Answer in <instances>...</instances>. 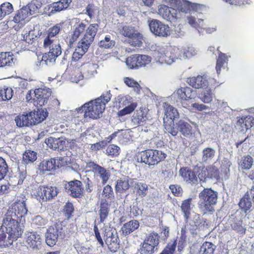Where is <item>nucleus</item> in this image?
Wrapping results in <instances>:
<instances>
[{
	"label": "nucleus",
	"mask_w": 254,
	"mask_h": 254,
	"mask_svg": "<svg viewBox=\"0 0 254 254\" xmlns=\"http://www.w3.org/2000/svg\"><path fill=\"white\" fill-rule=\"evenodd\" d=\"M110 91H107L95 100L84 104L74 112V115L82 123L87 119H96L102 117L105 106L111 98Z\"/></svg>",
	"instance_id": "f257e3e1"
},
{
	"label": "nucleus",
	"mask_w": 254,
	"mask_h": 254,
	"mask_svg": "<svg viewBox=\"0 0 254 254\" xmlns=\"http://www.w3.org/2000/svg\"><path fill=\"white\" fill-rule=\"evenodd\" d=\"M98 28L99 26L96 23L89 25L72 54V59L73 61H78L87 51L94 41Z\"/></svg>",
	"instance_id": "f03ea898"
},
{
	"label": "nucleus",
	"mask_w": 254,
	"mask_h": 254,
	"mask_svg": "<svg viewBox=\"0 0 254 254\" xmlns=\"http://www.w3.org/2000/svg\"><path fill=\"white\" fill-rule=\"evenodd\" d=\"M198 208L204 214H210L214 211L217 203V193L209 189H204L199 194Z\"/></svg>",
	"instance_id": "7ed1b4c3"
},
{
	"label": "nucleus",
	"mask_w": 254,
	"mask_h": 254,
	"mask_svg": "<svg viewBox=\"0 0 254 254\" xmlns=\"http://www.w3.org/2000/svg\"><path fill=\"white\" fill-rule=\"evenodd\" d=\"M120 34L129 38V44L134 47H140L143 40L142 35L134 27L127 24L123 23L119 28Z\"/></svg>",
	"instance_id": "20e7f679"
},
{
	"label": "nucleus",
	"mask_w": 254,
	"mask_h": 254,
	"mask_svg": "<svg viewBox=\"0 0 254 254\" xmlns=\"http://www.w3.org/2000/svg\"><path fill=\"white\" fill-rule=\"evenodd\" d=\"M175 51V50L171 47H158L154 54L156 64H173L177 59L174 54Z\"/></svg>",
	"instance_id": "39448f33"
},
{
	"label": "nucleus",
	"mask_w": 254,
	"mask_h": 254,
	"mask_svg": "<svg viewBox=\"0 0 254 254\" xmlns=\"http://www.w3.org/2000/svg\"><path fill=\"white\" fill-rule=\"evenodd\" d=\"M165 157V153L157 150L149 149L141 153V162L149 166L157 164Z\"/></svg>",
	"instance_id": "423d86ee"
},
{
	"label": "nucleus",
	"mask_w": 254,
	"mask_h": 254,
	"mask_svg": "<svg viewBox=\"0 0 254 254\" xmlns=\"http://www.w3.org/2000/svg\"><path fill=\"white\" fill-rule=\"evenodd\" d=\"M148 22L149 29L154 35L167 37L171 35V30L168 25L157 19H152Z\"/></svg>",
	"instance_id": "0eeeda50"
},
{
	"label": "nucleus",
	"mask_w": 254,
	"mask_h": 254,
	"mask_svg": "<svg viewBox=\"0 0 254 254\" xmlns=\"http://www.w3.org/2000/svg\"><path fill=\"white\" fill-rule=\"evenodd\" d=\"M173 95L174 97L178 98L184 107L189 108L190 105L187 102L196 97V92L190 87H185L178 89Z\"/></svg>",
	"instance_id": "6e6552de"
},
{
	"label": "nucleus",
	"mask_w": 254,
	"mask_h": 254,
	"mask_svg": "<svg viewBox=\"0 0 254 254\" xmlns=\"http://www.w3.org/2000/svg\"><path fill=\"white\" fill-rule=\"evenodd\" d=\"M33 94H34V104L42 107L47 103L51 95V90L48 88H38L33 91Z\"/></svg>",
	"instance_id": "1a4fd4ad"
},
{
	"label": "nucleus",
	"mask_w": 254,
	"mask_h": 254,
	"mask_svg": "<svg viewBox=\"0 0 254 254\" xmlns=\"http://www.w3.org/2000/svg\"><path fill=\"white\" fill-rule=\"evenodd\" d=\"M72 0H60L45 7V12L49 16H52L57 12L67 9Z\"/></svg>",
	"instance_id": "9d476101"
},
{
	"label": "nucleus",
	"mask_w": 254,
	"mask_h": 254,
	"mask_svg": "<svg viewBox=\"0 0 254 254\" xmlns=\"http://www.w3.org/2000/svg\"><path fill=\"white\" fill-rule=\"evenodd\" d=\"M65 162V161L63 158H52L50 160L42 161L40 164L39 168L43 172L50 171L64 166Z\"/></svg>",
	"instance_id": "9b49d317"
},
{
	"label": "nucleus",
	"mask_w": 254,
	"mask_h": 254,
	"mask_svg": "<svg viewBox=\"0 0 254 254\" xmlns=\"http://www.w3.org/2000/svg\"><path fill=\"white\" fill-rule=\"evenodd\" d=\"M158 14L164 19L170 22L174 21L180 17V12L178 13L177 10L173 8L165 5H160L158 6Z\"/></svg>",
	"instance_id": "f8f14e48"
},
{
	"label": "nucleus",
	"mask_w": 254,
	"mask_h": 254,
	"mask_svg": "<svg viewBox=\"0 0 254 254\" xmlns=\"http://www.w3.org/2000/svg\"><path fill=\"white\" fill-rule=\"evenodd\" d=\"M58 193L57 188L53 186H40L37 191L38 196L43 200H51L55 198Z\"/></svg>",
	"instance_id": "ddd939ff"
},
{
	"label": "nucleus",
	"mask_w": 254,
	"mask_h": 254,
	"mask_svg": "<svg viewBox=\"0 0 254 254\" xmlns=\"http://www.w3.org/2000/svg\"><path fill=\"white\" fill-rule=\"evenodd\" d=\"M213 82V79H208L206 76L198 75L190 78L188 83L193 87L199 89L212 85Z\"/></svg>",
	"instance_id": "4468645a"
},
{
	"label": "nucleus",
	"mask_w": 254,
	"mask_h": 254,
	"mask_svg": "<svg viewBox=\"0 0 254 254\" xmlns=\"http://www.w3.org/2000/svg\"><path fill=\"white\" fill-rule=\"evenodd\" d=\"M106 233L105 242L108 245L110 251L116 252L119 248V240L117 231L114 230H109Z\"/></svg>",
	"instance_id": "2eb2a0df"
},
{
	"label": "nucleus",
	"mask_w": 254,
	"mask_h": 254,
	"mask_svg": "<svg viewBox=\"0 0 254 254\" xmlns=\"http://www.w3.org/2000/svg\"><path fill=\"white\" fill-rule=\"evenodd\" d=\"M65 188L67 192L74 197H80L83 192L82 183L77 180L68 182L65 185Z\"/></svg>",
	"instance_id": "dca6fc26"
},
{
	"label": "nucleus",
	"mask_w": 254,
	"mask_h": 254,
	"mask_svg": "<svg viewBox=\"0 0 254 254\" xmlns=\"http://www.w3.org/2000/svg\"><path fill=\"white\" fill-rule=\"evenodd\" d=\"M60 233V228L58 226H50L45 234L46 244L50 247L55 246Z\"/></svg>",
	"instance_id": "f3484780"
},
{
	"label": "nucleus",
	"mask_w": 254,
	"mask_h": 254,
	"mask_svg": "<svg viewBox=\"0 0 254 254\" xmlns=\"http://www.w3.org/2000/svg\"><path fill=\"white\" fill-rule=\"evenodd\" d=\"M25 244L33 250H38L41 245V237L36 232H27L26 234Z\"/></svg>",
	"instance_id": "a211bd4d"
},
{
	"label": "nucleus",
	"mask_w": 254,
	"mask_h": 254,
	"mask_svg": "<svg viewBox=\"0 0 254 254\" xmlns=\"http://www.w3.org/2000/svg\"><path fill=\"white\" fill-rule=\"evenodd\" d=\"M29 15L28 10L27 8H21L18 10L13 17L12 21L17 23L18 25H14L13 27L16 30L19 29L25 23V20Z\"/></svg>",
	"instance_id": "6ab92c4d"
},
{
	"label": "nucleus",
	"mask_w": 254,
	"mask_h": 254,
	"mask_svg": "<svg viewBox=\"0 0 254 254\" xmlns=\"http://www.w3.org/2000/svg\"><path fill=\"white\" fill-rule=\"evenodd\" d=\"M164 121L170 122L173 123L175 119L179 117V114L177 110L168 103L164 104Z\"/></svg>",
	"instance_id": "aec40b11"
},
{
	"label": "nucleus",
	"mask_w": 254,
	"mask_h": 254,
	"mask_svg": "<svg viewBox=\"0 0 254 254\" xmlns=\"http://www.w3.org/2000/svg\"><path fill=\"white\" fill-rule=\"evenodd\" d=\"M16 213L14 214L12 209H8L3 218L2 227L5 228L6 231L14 227L17 223L16 220Z\"/></svg>",
	"instance_id": "412c9836"
},
{
	"label": "nucleus",
	"mask_w": 254,
	"mask_h": 254,
	"mask_svg": "<svg viewBox=\"0 0 254 254\" xmlns=\"http://www.w3.org/2000/svg\"><path fill=\"white\" fill-rule=\"evenodd\" d=\"M179 10L186 14L200 12L201 6L196 3H192L188 1H183L179 6Z\"/></svg>",
	"instance_id": "4be33fe9"
},
{
	"label": "nucleus",
	"mask_w": 254,
	"mask_h": 254,
	"mask_svg": "<svg viewBox=\"0 0 254 254\" xmlns=\"http://www.w3.org/2000/svg\"><path fill=\"white\" fill-rule=\"evenodd\" d=\"M16 58L11 52H2L0 54V67L13 66Z\"/></svg>",
	"instance_id": "5701e85b"
},
{
	"label": "nucleus",
	"mask_w": 254,
	"mask_h": 254,
	"mask_svg": "<svg viewBox=\"0 0 254 254\" xmlns=\"http://www.w3.org/2000/svg\"><path fill=\"white\" fill-rule=\"evenodd\" d=\"M48 116V112L44 109H38L30 112V117L32 125L39 124L44 121Z\"/></svg>",
	"instance_id": "b1692460"
},
{
	"label": "nucleus",
	"mask_w": 254,
	"mask_h": 254,
	"mask_svg": "<svg viewBox=\"0 0 254 254\" xmlns=\"http://www.w3.org/2000/svg\"><path fill=\"white\" fill-rule=\"evenodd\" d=\"M89 167H91L95 172L100 177L103 184L107 183L111 175L109 170H106L103 167L94 163H91L89 165Z\"/></svg>",
	"instance_id": "393cba45"
},
{
	"label": "nucleus",
	"mask_w": 254,
	"mask_h": 254,
	"mask_svg": "<svg viewBox=\"0 0 254 254\" xmlns=\"http://www.w3.org/2000/svg\"><path fill=\"white\" fill-rule=\"evenodd\" d=\"M61 49L49 50V52L43 56L42 61L48 66L52 65L55 64L57 58L61 55Z\"/></svg>",
	"instance_id": "a878e982"
},
{
	"label": "nucleus",
	"mask_w": 254,
	"mask_h": 254,
	"mask_svg": "<svg viewBox=\"0 0 254 254\" xmlns=\"http://www.w3.org/2000/svg\"><path fill=\"white\" fill-rule=\"evenodd\" d=\"M135 180L128 177H124L118 180L115 187L116 191H122L128 189L130 185H133Z\"/></svg>",
	"instance_id": "bb28decb"
},
{
	"label": "nucleus",
	"mask_w": 254,
	"mask_h": 254,
	"mask_svg": "<svg viewBox=\"0 0 254 254\" xmlns=\"http://www.w3.org/2000/svg\"><path fill=\"white\" fill-rule=\"evenodd\" d=\"M8 209H12L14 213H16V217H22L25 215L28 211L26 207L24 200H18L16 201L12 208Z\"/></svg>",
	"instance_id": "cd10ccee"
},
{
	"label": "nucleus",
	"mask_w": 254,
	"mask_h": 254,
	"mask_svg": "<svg viewBox=\"0 0 254 254\" xmlns=\"http://www.w3.org/2000/svg\"><path fill=\"white\" fill-rule=\"evenodd\" d=\"M180 175L187 183L194 184L197 181V177L193 172L186 168H181L179 171Z\"/></svg>",
	"instance_id": "c85d7f7f"
},
{
	"label": "nucleus",
	"mask_w": 254,
	"mask_h": 254,
	"mask_svg": "<svg viewBox=\"0 0 254 254\" xmlns=\"http://www.w3.org/2000/svg\"><path fill=\"white\" fill-rule=\"evenodd\" d=\"M179 51V57L180 59H188L195 56L197 54V51L192 46H187L178 49Z\"/></svg>",
	"instance_id": "c756f323"
},
{
	"label": "nucleus",
	"mask_w": 254,
	"mask_h": 254,
	"mask_svg": "<svg viewBox=\"0 0 254 254\" xmlns=\"http://www.w3.org/2000/svg\"><path fill=\"white\" fill-rule=\"evenodd\" d=\"M43 47L49 50L61 49L58 39H54L48 36H46L44 39Z\"/></svg>",
	"instance_id": "7c9ffc66"
},
{
	"label": "nucleus",
	"mask_w": 254,
	"mask_h": 254,
	"mask_svg": "<svg viewBox=\"0 0 254 254\" xmlns=\"http://www.w3.org/2000/svg\"><path fill=\"white\" fill-rule=\"evenodd\" d=\"M16 125L19 127H29L32 126V123L29 113H24L23 114L17 116L15 119Z\"/></svg>",
	"instance_id": "2f4dec72"
},
{
	"label": "nucleus",
	"mask_w": 254,
	"mask_h": 254,
	"mask_svg": "<svg viewBox=\"0 0 254 254\" xmlns=\"http://www.w3.org/2000/svg\"><path fill=\"white\" fill-rule=\"evenodd\" d=\"M139 223L137 220H130L124 224L122 227L123 234L127 235L138 228Z\"/></svg>",
	"instance_id": "473e14b6"
},
{
	"label": "nucleus",
	"mask_w": 254,
	"mask_h": 254,
	"mask_svg": "<svg viewBox=\"0 0 254 254\" xmlns=\"http://www.w3.org/2000/svg\"><path fill=\"white\" fill-rule=\"evenodd\" d=\"M23 231V226L17 223L14 227H11V229H8L6 232L9 234V237L13 240H16L21 236Z\"/></svg>",
	"instance_id": "72a5a7b5"
},
{
	"label": "nucleus",
	"mask_w": 254,
	"mask_h": 254,
	"mask_svg": "<svg viewBox=\"0 0 254 254\" xmlns=\"http://www.w3.org/2000/svg\"><path fill=\"white\" fill-rule=\"evenodd\" d=\"M132 186L134 188V190L136 192L137 196L142 198L146 195L148 189V186L146 184L141 182H136L135 181Z\"/></svg>",
	"instance_id": "f704fd0d"
},
{
	"label": "nucleus",
	"mask_w": 254,
	"mask_h": 254,
	"mask_svg": "<svg viewBox=\"0 0 254 254\" xmlns=\"http://www.w3.org/2000/svg\"><path fill=\"white\" fill-rule=\"evenodd\" d=\"M115 45V41L111 39L110 35H106L104 39L101 40L99 43V48L97 50L96 54H98L100 52V49L105 48L110 49L113 47Z\"/></svg>",
	"instance_id": "c9c22d12"
},
{
	"label": "nucleus",
	"mask_w": 254,
	"mask_h": 254,
	"mask_svg": "<svg viewBox=\"0 0 254 254\" xmlns=\"http://www.w3.org/2000/svg\"><path fill=\"white\" fill-rule=\"evenodd\" d=\"M192 198H189L182 201L181 204V210L184 213L186 219H188L190 217V210L192 208L193 205L191 203Z\"/></svg>",
	"instance_id": "e433bc0d"
},
{
	"label": "nucleus",
	"mask_w": 254,
	"mask_h": 254,
	"mask_svg": "<svg viewBox=\"0 0 254 254\" xmlns=\"http://www.w3.org/2000/svg\"><path fill=\"white\" fill-rule=\"evenodd\" d=\"M216 150L212 147L204 148L202 151L201 160L203 162H209L215 156Z\"/></svg>",
	"instance_id": "4c0bfd02"
},
{
	"label": "nucleus",
	"mask_w": 254,
	"mask_h": 254,
	"mask_svg": "<svg viewBox=\"0 0 254 254\" xmlns=\"http://www.w3.org/2000/svg\"><path fill=\"white\" fill-rule=\"evenodd\" d=\"M109 212V204L106 200H102L100 203L99 215L101 222H104L107 219Z\"/></svg>",
	"instance_id": "58836bf2"
},
{
	"label": "nucleus",
	"mask_w": 254,
	"mask_h": 254,
	"mask_svg": "<svg viewBox=\"0 0 254 254\" xmlns=\"http://www.w3.org/2000/svg\"><path fill=\"white\" fill-rule=\"evenodd\" d=\"M178 129L181 133L185 136L191 134V126L189 123L184 121L181 120L179 122Z\"/></svg>",
	"instance_id": "ea45409f"
},
{
	"label": "nucleus",
	"mask_w": 254,
	"mask_h": 254,
	"mask_svg": "<svg viewBox=\"0 0 254 254\" xmlns=\"http://www.w3.org/2000/svg\"><path fill=\"white\" fill-rule=\"evenodd\" d=\"M253 163V157L250 155H246L241 158L239 164L242 169L248 170L252 168Z\"/></svg>",
	"instance_id": "a19ab883"
},
{
	"label": "nucleus",
	"mask_w": 254,
	"mask_h": 254,
	"mask_svg": "<svg viewBox=\"0 0 254 254\" xmlns=\"http://www.w3.org/2000/svg\"><path fill=\"white\" fill-rule=\"evenodd\" d=\"M98 67L97 64L93 63H88L85 66L84 74L87 78L94 76L97 73V69Z\"/></svg>",
	"instance_id": "79ce46f5"
},
{
	"label": "nucleus",
	"mask_w": 254,
	"mask_h": 254,
	"mask_svg": "<svg viewBox=\"0 0 254 254\" xmlns=\"http://www.w3.org/2000/svg\"><path fill=\"white\" fill-rule=\"evenodd\" d=\"M239 204L240 208L243 209L245 211H247L251 208L252 206L251 198L250 196V195L249 194L248 191L246 193L245 195L241 198Z\"/></svg>",
	"instance_id": "37998d69"
},
{
	"label": "nucleus",
	"mask_w": 254,
	"mask_h": 254,
	"mask_svg": "<svg viewBox=\"0 0 254 254\" xmlns=\"http://www.w3.org/2000/svg\"><path fill=\"white\" fill-rule=\"evenodd\" d=\"M187 228L184 227L181 231V236L178 238V250L180 252L183 251L185 247L187 246Z\"/></svg>",
	"instance_id": "c03bdc74"
},
{
	"label": "nucleus",
	"mask_w": 254,
	"mask_h": 254,
	"mask_svg": "<svg viewBox=\"0 0 254 254\" xmlns=\"http://www.w3.org/2000/svg\"><path fill=\"white\" fill-rule=\"evenodd\" d=\"M143 242L157 247L159 244V236L156 232H151L147 235Z\"/></svg>",
	"instance_id": "a18cd8bd"
},
{
	"label": "nucleus",
	"mask_w": 254,
	"mask_h": 254,
	"mask_svg": "<svg viewBox=\"0 0 254 254\" xmlns=\"http://www.w3.org/2000/svg\"><path fill=\"white\" fill-rule=\"evenodd\" d=\"M124 82L125 84L131 88H133L134 91L137 94H139L141 90V87L138 83L133 78L126 77L124 78Z\"/></svg>",
	"instance_id": "49530a36"
},
{
	"label": "nucleus",
	"mask_w": 254,
	"mask_h": 254,
	"mask_svg": "<svg viewBox=\"0 0 254 254\" xmlns=\"http://www.w3.org/2000/svg\"><path fill=\"white\" fill-rule=\"evenodd\" d=\"M189 23L197 29L199 33H202L203 31L202 29L204 28L203 20L201 19H199L197 21H196L194 16H187Z\"/></svg>",
	"instance_id": "de8ad7c7"
},
{
	"label": "nucleus",
	"mask_w": 254,
	"mask_h": 254,
	"mask_svg": "<svg viewBox=\"0 0 254 254\" xmlns=\"http://www.w3.org/2000/svg\"><path fill=\"white\" fill-rule=\"evenodd\" d=\"M213 95L212 90L207 89L199 94V98L204 103H209L212 101Z\"/></svg>",
	"instance_id": "09e8293b"
},
{
	"label": "nucleus",
	"mask_w": 254,
	"mask_h": 254,
	"mask_svg": "<svg viewBox=\"0 0 254 254\" xmlns=\"http://www.w3.org/2000/svg\"><path fill=\"white\" fill-rule=\"evenodd\" d=\"M63 141V140L60 138H56L50 137L46 139L45 143L49 148L56 149L60 147Z\"/></svg>",
	"instance_id": "8fccbe9b"
},
{
	"label": "nucleus",
	"mask_w": 254,
	"mask_h": 254,
	"mask_svg": "<svg viewBox=\"0 0 254 254\" xmlns=\"http://www.w3.org/2000/svg\"><path fill=\"white\" fill-rule=\"evenodd\" d=\"M12 88L4 86L0 91V101H7L11 99L13 96Z\"/></svg>",
	"instance_id": "3c124183"
},
{
	"label": "nucleus",
	"mask_w": 254,
	"mask_h": 254,
	"mask_svg": "<svg viewBox=\"0 0 254 254\" xmlns=\"http://www.w3.org/2000/svg\"><path fill=\"white\" fill-rule=\"evenodd\" d=\"M230 57V56L228 57L221 52L219 53L216 65V69L217 73L219 74L220 73L221 68L223 66V65L225 64H227L229 58Z\"/></svg>",
	"instance_id": "603ef678"
},
{
	"label": "nucleus",
	"mask_w": 254,
	"mask_h": 254,
	"mask_svg": "<svg viewBox=\"0 0 254 254\" xmlns=\"http://www.w3.org/2000/svg\"><path fill=\"white\" fill-rule=\"evenodd\" d=\"M37 159V153L31 150H27L23 155V161L25 164L34 162Z\"/></svg>",
	"instance_id": "864d4df0"
},
{
	"label": "nucleus",
	"mask_w": 254,
	"mask_h": 254,
	"mask_svg": "<svg viewBox=\"0 0 254 254\" xmlns=\"http://www.w3.org/2000/svg\"><path fill=\"white\" fill-rule=\"evenodd\" d=\"M242 124H244V126H245L246 130L252 127L254 125L252 119L250 117H246L240 119L237 121L236 126L237 127H239V125H242Z\"/></svg>",
	"instance_id": "5fc2aeb1"
},
{
	"label": "nucleus",
	"mask_w": 254,
	"mask_h": 254,
	"mask_svg": "<svg viewBox=\"0 0 254 254\" xmlns=\"http://www.w3.org/2000/svg\"><path fill=\"white\" fill-rule=\"evenodd\" d=\"M215 248V247L212 243L206 242L201 246L200 253L202 254H213Z\"/></svg>",
	"instance_id": "6e6d98bb"
},
{
	"label": "nucleus",
	"mask_w": 254,
	"mask_h": 254,
	"mask_svg": "<svg viewBox=\"0 0 254 254\" xmlns=\"http://www.w3.org/2000/svg\"><path fill=\"white\" fill-rule=\"evenodd\" d=\"M207 168V177L210 179H215L218 180L219 176V171L218 169L214 166H210Z\"/></svg>",
	"instance_id": "4d7b16f0"
},
{
	"label": "nucleus",
	"mask_w": 254,
	"mask_h": 254,
	"mask_svg": "<svg viewBox=\"0 0 254 254\" xmlns=\"http://www.w3.org/2000/svg\"><path fill=\"white\" fill-rule=\"evenodd\" d=\"M138 66H145L149 64L151 61V57L144 55H137Z\"/></svg>",
	"instance_id": "13d9d810"
},
{
	"label": "nucleus",
	"mask_w": 254,
	"mask_h": 254,
	"mask_svg": "<svg viewBox=\"0 0 254 254\" xmlns=\"http://www.w3.org/2000/svg\"><path fill=\"white\" fill-rule=\"evenodd\" d=\"M137 55H132L128 57L126 60V64L130 69L135 68L138 66Z\"/></svg>",
	"instance_id": "bf43d9fd"
},
{
	"label": "nucleus",
	"mask_w": 254,
	"mask_h": 254,
	"mask_svg": "<svg viewBox=\"0 0 254 254\" xmlns=\"http://www.w3.org/2000/svg\"><path fill=\"white\" fill-rule=\"evenodd\" d=\"M0 12H2L3 18L7 14H9L13 11L12 5L8 2L3 3L0 6Z\"/></svg>",
	"instance_id": "052dcab7"
},
{
	"label": "nucleus",
	"mask_w": 254,
	"mask_h": 254,
	"mask_svg": "<svg viewBox=\"0 0 254 254\" xmlns=\"http://www.w3.org/2000/svg\"><path fill=\"white\" fill-rule=\"evenodd\" d=\"M156 248L151 244L143 242L140 250V253L141 254H152L154 252Z\"/></svg>",
	"instance_id": "680f3d73"
},
{
	"label": "nucleus",
	"mask_w": 254,
	"mask_h": 254,
	"mask_svg": "<svg viewBox=\"0 0 254 254\" xmlns=\"http://www.w3.org/2000/svg\"><path fill=\"white\" fill-rule=\"evenodd\" d=\"M136 107V103H131L130 104L126 106V107H125L122 110H120L118 112V115L119 116H124L127 114H130L135 110Z\"/></svg>",
	"instance_id": "e2e57ef3"
},
{
	"label": "nucleus",
	"mask_w": 254,
	"mask_h": 254,
	"mask_svg": "<svg viewBox=\"0 0 254 254\" xmlns=\"http://www.w3.org/2000/svg\"><path fill=\"white\" fill-rule=\"evenodd\" d=\"M61 30V25L59 24L50 28L48 31L47 35L54 39H58L56 36Z\"/></svg>",
	"instance_id": "0e129e2a"
},
{
	"label": "nucleus",
	"mask_w": 254,
	"mask_h": 254,
	"mask_svg": "<svg viewBox=\"0 0 254 254\" xmlns=\"http://www.w3.org/2000/svg\"><path fill=\"white\" fill-rule=\"evenodd\" d=\"M118 99L119 100L120 106H127L131 103H134L132 102V98L129 95H122L118 96Z\"/></svg>",
	"instance_id": "69168bd1"
},
{
	"label": "nucleus",
	"mask_w": 254,
	"mask_h": 254,
	"mask_svg": "<svg viewBox=\"0 0 254 254\" xmlns=\"http://www.w3.org/2000/svg\"><path fill=\"white\" fill-rule=\"evenodd\" d=\"M164 124L165 129L168 132L173 136H176L177 134L179 129L174 127V122H173V123H170V122L164 121Z\"/></svg>",
	"instance_id": "338daca9"
},
{
	"label": "nucleus",
	"mask_w": 254,
	"mask_h": 254,
	"mask_svg": "<svg viewBox=\"0 0 254 254\" xmlns=\"http://www.w3.org/2000/svg\"><path fill=\"white\" fill-rule=\"evenodd\" d=\"M8 171V167L5 161L0 157V180L3 179Z\"/></svg>",
	"instance_id": "774afa93"
}]
</instances>
